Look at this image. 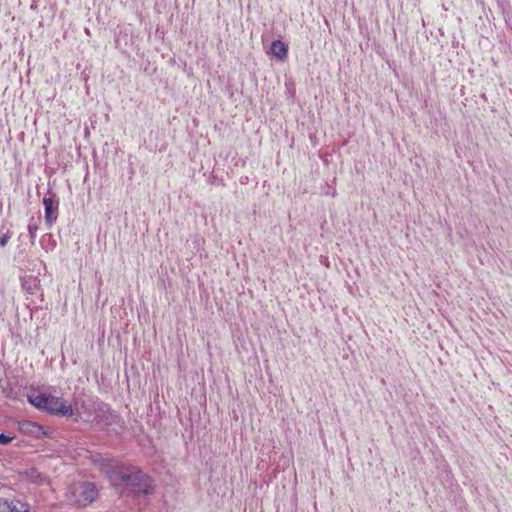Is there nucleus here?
I'll return each instance as SVG.
<instances>
[{"label":"nucleus","instance_id":"obj_1","mask_svg":"<svg viewBox=\"0 0 512 512\" xmlns=\"http://www.w3.org/2000/svg\"><path fill=\"white\" fill-rule=\"evenodd\" d=\"M28 401L36 408L53 415L72 417L74 414L71 403L62 397L43 393L29 395Z\"/></svg>","mask_w":512,"mask_h":512},{"label":"nucleus","instance_id":"obj_2","mask_svg":"<svg viewBox=\"0 0 512 512\" xmlns=\"http://www.w3.org/2000/svg\"><path fill=\"white\" fill-rule=\"evenodd\" d=\"M97 496L96 486L91 482H75L67 490L66 497L72 505L85 507Z\"/></svg>","mask_w":512,"mask_h":512},{"label":"nucleus","instance_id":"obj_3","mask_svg":"<svg viewBox=\"0 0 512 512\" xmlns=\"http://www.w3.org/2000/svg\"><path fill=\"white\" fill-rule=\"evenodd\" d=\"M102 469L107 474L110 482L115 486L125 485L126 481L129 479L137 480L142 477L139 473H130V468L119 465L114 461L104 463Z\"/></svg>","mask_w":512,"mask_h":512},{"label":"nucleus","instance_id":"obj_4","mask_svg":"<svg viewBox=\"0 0 512 512\" xmlns=\"http://www.w3.org/2000/svg\"><path fill=\"white\" fill-rule=\"evenodd\" d=\"M130 473H139L142 477L141 479L137 480H127L125 484L126 487L130 488L131 491L137 495H148L152 493L153 486L151 484V479L149 476H147L140 470H136L134 468L131 469Z\"/></svg>","mask_w":512,"mask_h":512},{"label":"nucleus","instance_id":"obj_5","mask_svg":"<svg viewBox=\"0 0 512 512\" xmlns=\"http://www.w3.org/2000/svg\"><path fill=\"white\" fill-rule=\"evenodd\" d=\"M43 205L46 224L51 227L58 217V200L54 197H44Z\"/></svg>","mask_w":512,"mask_h":512},{"label":"nucleus","instance_id":"obj_6","mask_svg":"<svg viewBox=\"0 0 512 512\" xmlns=\"http://www.w3.org/2000/svg\"><path fill=\"white\" fill-rule=\"evenodd\" d=\"M287 51V46L280 40L273 41L270 46V53L280 61L286 58Z\"/></svg>","mask_w":512,"mask_h":512},{"label":"nucleus","instance_id":"obj_7","mask_svg":"<svg viewBox=\"0 0 512 512\" xmlns=\"http://www.w3.org/2000/svg\"><path fill=\"white\" fill-rule=\"evenodd\" d=\"M38 230V225L36 223H32V221L28 224V232L30 235V238L33 240L36 237V233Z\"/></svg>","mask_w":512,"mask_h":512},{"label":"nucleus","instance_id":"obj_8","mask_svg":"<svg viewBox=\"0 0 512 512\" xmlns=\"http://www.w3.org/2000/svg\"><path fill=\"white\" fill-rule=\"evenodd\" d=\"M12 439L13 438L8 435L0 434V445H6V444L10 443L12 441Z\"/></svg>","mask_w":512,"mask_h":512},{"label":"nucleus","instance_id":"obj_9","mask_svg":"<svg viewBox=\"0 0 512 512\" xmlns=\"http://www.w3.org/2000/svg\"><path fill=\"white\" fill-rule=\"evenodd\" d=\"M10 239L8 234H4L0 237V246L5 247Z\"/></svg>","mask_w":512,"mask_h":512},{"label":"nucleus","instance_id":"obj_10","mask_svg":"<svg viewBox=\"0 0 512 512\" xmlns=\"http://www.w3.org/2000/svg\"><path fill=\"white\" fill-rule=\"evenodd\" d=\"M103 411H108L109 408L106 406V405H103L102 408H101Z\"/></svg>","mask_w":512,"mask_h":512}]
</instances>
